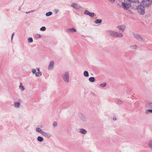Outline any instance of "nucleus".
Masks as SVG:
<instances>
[{
    "instance_id": "obj_8",
    "label": "nucleus",
    "mask_w": 152,
    "mask_h": 152,
    "mask_svg": "<svg viewBox=\"0 0 152 152\" xmlns=\"http://www.w3.org/2000/svg\"><path fill=\"white\" fill-rule=\"evenodd\" d=\"M117 28L119 29V31L123 32L125 29V27L124 26H118Z\"/></svg>"
},
{
    "instance_id": "obj_14",
    "label": "nucleus",
    "mask_w": 152,
    "mask_h": 152,
    "mask_svg": "<svg viewBox=\"0 0 152 152\" xmlns=\"http://www.w3.org/2000/svg\"><path fill=\"white\" fill-rule=\"evenodd\" d=\"M102 22V20L101 19H97L96 20L95 22V23L96 24H98L101 23Z\"/></svg>"
},
{
    "instance_id": "obj_4",
    "label": "nucleus",
    "mask_w": 152,
    "mask_h": 152,
    "mask_svg": "<svg viewBox=\"0 0 152 152\" xmlns=\"http://www.w3.org/2000/svg\"><path fill=\"white\" fill-rule=\"evenodd\" d=\"M111 35L113 37H121L123 36V35L121 33H119L117 32H114L113 31H111L110 32Z\"/></svg>"
},
{
    "instance_id": "obj_28",
    "label": "nucleus",
    "mask_w": 152,
    "mask_h": 152,
    "mask_svg": "<svg viewBox=\"0 0 152 152\" xmlns=\"http://www.w3.org/2000/svg\"><path fill=\"white\" fill-rule=\"evenodd\" d=\"M57 125V123L56 122H54L53 124V126L54 127L56 126Z\"/></svg>"
},
{
    "instance_id": "obj_37",
    "label": "nucleus",
    "mask_w": 152,
    "mask_h": 152,
    "mask_svg": "<svg viewBox=\"0 0 152 152\" xmlns=\"http://www.w3.org/2000/svg\"><path fill=\"white\" fill-rule=\"evenodd\" d=\"M151 146H152V143H151Z\"/></svg>"
},
{
    "instance_id": "obj_12",
    "label": "nucleus",
    "mask_w": 152,
    "mask_h": 152,
    "mask_svg": "<svg viewBox=\"0 0 152 152\" xmlns=\"http://www.w3.org/2000/svg\"><path fill=\"white\" fill-rule=\"evenodd\" d=\"M89 80L91 82H93L95 81V78L93 77H90L89 78Z\"/></svg>"
},
{
    "instance_id": "obj_9",
    "label": "nucleus",
    "mask_w": 152,
    "mask_h": 152,
    "mask_svg": "<svg viewBox=\"0 0 152 152\" xmlns=\"http://www.w3.org/2000/svg\"><path fill=\"white\" fill-rule=\"evenodd\" d=\"M54 62L53 61H51L49 65L48 68L49 69H51L53 67Z\"/></svg>"
},
{
    "instance_id": "obj_1",
    "label": "nucleus",
    "mask_w": 152,
    "mask_h": 152,
    "mask_svg": "<svg viewBox=\"0 0 152 152\" xmlns=\"http://www.w3.org/2000/svg\"><path fill=\"white\" fill-rule=\"evenodd\" d=\"M131 3V7L132 9H137L139 6V1L138 0H132Z\"/></svg>"
},
{
    "instance_id": "obj_5",
    "label": "nucleus",
    "mask_w": 152,
    "mask_h": 152,
    "mask_svg": "<svg viewBox=\"0 0 152 152\" xmlns=\"http://www.w3.org/2000/svg\"><path fill=\"white\" fill-rule=\"evenodd\" d=\"M37 72L36 73V70L35 69H33L32 70V72L33 74L36 73L35 75L36 76L39 77L42 75L41 72L39 71V68H38L37 69Z\"/></svg>"
},
{
    "instance_id": "obj_30",
    "label": "nucleus",
    "mask_w": 152,
    "mask_h": 152,
    "mask_svg": "<svg viewBox=\"0 0 152 152\" xmlns=\"http://www.w3.org/2000/svg\"><path fill=\"white\" fill-rule=\"evenodd\" d=\"M131 47L132 48H136V45H134L132 46H131Z\"/></svg>"
},
{
    "instance_id": "obj_27",
    "label": "nucleus",
    "mask_w": 152,
    "mask_h": 152,
    "mask_svg": "<svg viewBox=\"0 0 152 152\" xmlns=\"http://www.w3.org/2000/svg\"><path fill=\"white\" fill-rule=\"evenodd\" d=\"M46 132H43V131H42V132H41V133L43 135V136H45V133H46Z\"/></svg>"
},
{
    "instance_id": "obj_3",
    "label": "nucleus",
    "mask_w": 152,
    "mask_h": 152,
    "mask_svg": "<svg viewBox=\"0 0 152 152\" xmlns=\"http://www.w3.org/2000/svg\"><path fill=\"white\" fill-rule=\"evenodd\" d=\"M145 7L142 5H140L138 7L137 9L138 12L141 14L143 15L145 13Z\"/></svg>"
},
{
    "instance_id": "obj_33",
    "label": "nucleus",
    "mask_w": 152,
    "mask_h": 152,
    "mask_svg": "<svg viewBox=\"0 0 152 152\" xmlns=\"http://www.w3.org/2000/svg\"><path fill=\"white\" fill-rule=\"evenodd\" d=\"M128 13L129 14H131V12L129 10L128 11Z\"/></svg>"
},
{
    "instance_id": "obj_39",
    "label": "nucleus",
    "mask_w": 152,
    "mask_h": 152,
    "mask_svg": "<svg viewBox=\"0 0 152 152\" xmlns=\"http://www.w3.org/2000/svg\"><path fill=\"white\" fill-rule=\"evenodd\" d=\"M115 118H113L114 120H115Z\"/></svg>"
},
{
    "instance_id": "obj_24",
    "label": "nucleus",
    "mask_w": 152,
    "mask_h": 152,
    "mask_svg": "<svg viewBox=\"0 0 152 152\" xmlns=\"http://www.w3.org/2000/svg\"><path fill=\"white\" fill-rule=\"evenodd\" d=\"M40 30L41 31H45L46 30V28L45 27L43 26L40 28Z\"/></svg>"
},
{
    "instance_id": "obj_29",
    "label": "nucleus",
    "mask_w": 152,
    "mask_h": 152,
    "mask_svg": "<svg viewBox=\"0 0 152 152\" xmlns=\"http://www.w3.org/2000/svg\"><path fill=\"white\" fill-rule=\"evenodd\" d=\"M108 0L110 2H111L112 3H113L115 1V0Z\"/></svg>"
},
{
    "instance_id": "obj_19",
    "label": "nucleus",
    "mask_w": 152,
    "mask_h": 152,
    "mask_svg": "<svg viewBox=\"0 0 152 152\" xmlns=\"http://www.w3.org/2000/svg\"><path fill=\"white\" fill-rule=\"evenodd\" d=\"M45 136L49 138L51 136V135L49 133H46Z\"/></svg>"
},
{
    "instance_id": "obj_13",
    "label": "nucleus",
    "mask_w": 152,
    "mask_h": 152,
    "mask_svg": "<svg viewBox=\"0 0 152 152\" xmlns=\"http://www.w3.org/2000/svg\"><path fill=\"white\" fill-rule=\"evenodd\" d=\"M83 75L86 77H88L89 76L88 73L87 71H85L84 72Z\"/></svg>"
},
{
    "instance_id": "obj_15",
    "label": "nucleus",
    "mask_w": 152,
    "mask_h": 152,
    "mask_svg": "<svg viewBox=\"0 0 152 152\" xmlns=\"http://www.w3.org/2000/svg\"><path fill=\"white\" fill-rule=\"evenodd\" d=\"M134 37L136 39H141L140 37L138 34H134Z\"/></svg>"
},
{
    "instance_id": "obj_18",
    "label": "nucleus",
    "mask_w": 152,
    "mask_h": 152,
    "mask_svg": "<svg viewBox=\"0 0 152 152\" xmlns=\"http://www.w3.org/2000/svg\"><path fill=\"white\" fill-rule=\"evenodd\" d=\"M80 132L82 133L83 134H85L86 133V131L83 129H81Z\"/></svg>"
},
{
    "instance_id": "obj_34",
    "label": "nucleus",
    "mask_w": 152,
    "mask_h": 152,
    "mask_svg": "<svg viewBox=\"0 0 152 152\" xmlns=\"http://www.w3.org/2000/svg\"><path fill=\"white\" fill-rule=\"evenodd\" d=\"M14 33H13L12 34V36H14Z\"/></svg>"
},
{
    "instance_id": "obj_20",
    "label": "nucleus",
    "mask_w": 152,
    "mask_h": 152,
    "mask_svg": "<svg viewBox=\"0 0 152 152\" xmlns=\"http://www.w3.org/2000/svg\"><path fill=\"white\" fill-rule=\"evenodd\" d=\"M15 107H19L20 105V103L19 102H16L15 103Z\"/></svg>"
},
{
    "instance_id": "obj_17",
    "label": "nucleus",
    "mask_w": 152,
    "mask_h": 152,
    "mask_svg": "<svg viewBox=\"0 0 152 152\" xmlns=\"http://www.w3.org/2000/svg\"><path fill=\"white\" fill-rule=\"evenodd\" d=\"M37 140L40 142H42L43 140V139L41 137H38L37 138Z\"/></svg>"
},
{
    "instance_id": "obj_31",
    "label": "nucleus",
    "mask_w": 152,
    "mask_h": 152,
    "mask_svg": "<svg viewBox=\"0 0 152 152\" xmlns=\"http://www.w3.org/2000/svg\"><path fill=\"white\" fill-rule=\"evenodd\" d=\"M118 103L119 104H121L122 103V102L121 100L118 101Z\"/></svg>"
},
{
    "instance_id": "obj_25",
    "label": "nucleus",
    "mask_w": 152,
    "mask_h": 152,
    "mask_svg": "<svg viewBox=\"0 0 152 152\" xmlns=\"http://www.w3.org/2000/svg\"><path fill=\"white\" fill-rule=\"evenodd\" d=\"M28 40L29 42H32L33 41V39L32 38H29Z\"/></svg>"
},
{
    "instance_id": "obj_22",
    "label": "nucleus",
    "mask_w": 152,
    "mask_h": 152,
    "mask_svg": "<svg viewBox=\"0 0 152 152\" xmlns=\"http://www.w3.org/2000/svg\"><path fill=\"white\" fill-rule=\"evenodd\" d=\"M52 14V12H48L46 14V15L47 16H48L51 15Z\"/></svg>"
},
{
    "instance_id": "obj_2",
    "label": "nucleus",
    "mask_w": 152,
    "mask_h": 152,
    "mask_svg": "<svg viewBox=\"0 0 152 152\" xmlns=\"http://www.w3.org/2000/svg\"><path fill=\"white\" fill-rule=\"evenodd\" d=\"M151 0H142L141 4L145 7H147L151 5Z\"/></svg>"
},
{
    "instance_id": "obj_35",
    "label": "nucleus",
    "mask_w": 152,
    "mask_h": 152,
    "mask_svg": "<svg viewBox=\"0 0 152 152\" xmlns=\"http://www.w3.org/2000/svg\"><path fill=\"white\" fill-rule=\"evenodd\" d=\"M13 36H12V37H11V39H12L13 38Z\"/></svg>"
},
{
    "instance_id": "obj_23",
    "label": "nucleus",
    "mask_w": 152,
    "mask_h": 152,
    "mask_svg": "<svg viewBox=\"0 0 152 152\" xmlns=\"http://www.w3.org/2000/svg\"><path fill=\"white\" fill-rule=\"evenodd\" d=\"M36 130L37 132H39L40 133H41V132L42 131L41 130V129L40 128H37L36 129Z\"/></svg>"
},
{
    "instance_id": "obj_26",
    "label": "nucleus",
    "mask_w": 152,
    "mask_h": 152,
    "mask_svg": "<svg viewBox=\"0 0 152 152\" xmlns=\"http://www.w3.org/2000/svg\"><path fill=\"white\" fill-rule=\"evenodd\" d=\"M148 112H151L152 113V110H147L145 111V113H147Z\"/></svg>"
},
{
    "instance_id": "obj_11",
    "label": "nucleus",
    "mask_w": 152,
    "mask_h": 152,
    "mask_svg": "<svg viewBox=\"0 0 152 152\" xmlns=\"http://www.w3.org/2000/svg\"><path fill=\"white\" fill-rule=\"evenodd\" d=\"M67 31L69 32H75L76 31V30L73 28L68 29Z\"/></svg>"
},
{
    "instance_id": "obj_21",
    "label": "nucleus",
    "mask_w": 152,
    "mask_h": 152,
    "mask_svg": "<svg viewBox=\"0 0 152 152\" xmlns=\"http://www.w3.org/2000/svg\"><path fill=\"white\" fill-rule=\"evenodd\" d=\"M106 85V84L105 83H102L99 85V86L101 87H104Z\"/></svg>"
},
{
    "instance_id": "obj_7",
    "label": "nucleus",
    "mask_w": 152,
    "mask_h": 152,
    "mask_svg": "<svg viewBox=\"0 0 152 152\" xmlns=\"http://www.w3.org/2000/svg\"><path fill=\"white\" fill-rule=\"evenodd\" d=\"M84 13L85 14L89 15L92 17H93L94 16V13L93 12H90L87 10H86Z\"/></svg>"
},
{
    "instance_id": "obj_40",
    "label": "nucleus",
    "mask_w": 152,
    "mask_h": 152,
    "mask_svg": "<svg viewBox=\"0 0 152 152\" xmlns=\"http://www.w3.org/2000/svg\"><path fill=\"white\" fill-rule=\"evenodd\" d=\"M116 120V118H115V120Z\"/></svg>"
},
{
    "instance_id": "obj_10",
    "label": "nucleus",
    "mask_w": 152,
    "mask_h": 152,
    "mask_svg": "<svg viewBox=\"0 0 152 152\" xmlns=\"http://www.w3.org/2000/svg\"><path fill=\"white\" fill-rule=\"evenodd\" d=\"M71 6L76 9H78L80 7L79 5L75 3H73L71 5Z\"/></svg>"
},
{
    "instance_id": "obj_38",
    "label": "nucleus",
    "mask_w": 152,
    "mask_h": 152,
    "mask_svg": "<svg viewBox=\"0 0 152 152\" xmlns=\"http://www.w3.org/2000/svg\"><path fill=\"white\" fill-rule=\"evenodd\" d=\"M115 118H113L114 120H115Z\"/></svg>"
},
{
    "instance_id": "obj_32",
    "label": "nucleus",
    "mask_w": 152,
    "mask_h": 152,
    "mask_svg": "<svg viewBox=\"0 0 152 152\" xmlns=\"http://www.w3.org/2000/svg\"><path fill=\"white\" fill-rule=\"evenodd\" d=\"M41 37V36L40 35H37V37L38 38H39Z\"/></svg>"
},
{
    "instance_id": "obj_36",
    "label": "nucleus",
    "mask_w": 152,
    "mask_h": 152,
    "mask_svg": "<svg viewBox=\"0 0 152 152\" xmlns=\"http://www.w3.org/2000/svg\"><path fill=\"white\" fill-rule=\"evenodd\" d=\"M29 12H26V13H27H27H28Z\"/></svg>"
},
{
    "instance_id": "obj_16",
    "label": "nucleus",
    "mask_w": 152,
    "mask_h": 152,
    "mask_svg": "<svg viewBox=\"0 0 152 152\" xmlns=\"http://www.w3.org/2000/svg\"><path fill=\"white\" fill-rule=\"evenodd\" d=\"M20 85L19 86V88L22 91H23L24 90V87L22 85V83H20Z\"/></svg>"
},
{
    "instance_id": "obj_6",
    "label": "nucleus",
    "mask_w": 152,
    "mask_h": 152,
    "mask_svg": "<svg viewBox=\"0 0 152 152\" xmlns=\"http://www.w3.org/2000/svg\"><path fill=\"white\" fill-rule=\"evenodd\" d=\"M69 75L68 73H65L64 75L63 76V79L65 82H68L69 81Z\"/></svg>"
}]
</instances>
